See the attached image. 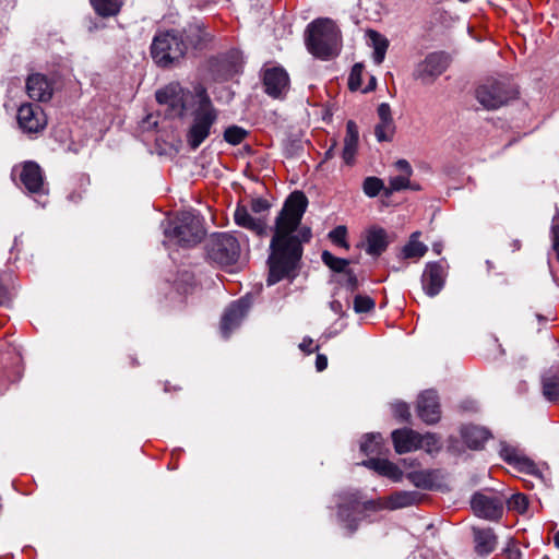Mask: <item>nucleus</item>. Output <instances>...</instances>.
Instances as JSON below:
<instances>
[{
  "mask_svg": "<svg viewBox=\"0 0 559 559\" xmlns=\"http://www.w3.org/2000/svg\"><path fill=\"white\" fill-rule=\"evenodd\" d=\"M394 449L399 454L412 452L420 449L419 432L403 428L392 432Z\"/></svg>",
  "mask_w": 559,
  "mask_h": 559,
  "instance_id": "nucleus-21",
  "label": "nucleus"
},
{
  "mask_svg": "<svg viewBox=\"0 0 559 559\" xmlns=\"http://www.w3.org/2000/svg\"><path fill=\"white\" fill-rule=\"evenodd\" d=\"M186 46V53L189 49L203 50L212 41L213 36L206 31L202 22H192L179 31Z\"/></svg>",
  "mask_w": 559,
  "mask_h": 559,
  "instance_id": "nucleus-12",
  "label": "nucleus"
},
{
  "mask_svg": "<svg viewBox=\"0 0 559 559\" xmlns=\"http://www.w3.org/2000/svg\"><path fill=\"white\" fill-rule=\"evenodd\" d=\"M392 412L394 417H396L400 420L408 421L411 418L409 407L404 402H396L392 404Z\"/></svg>",
  "mask_w": 559,
  "mask_h": 559,
  "instance_id": "nucleus-45",
  "label": "nucleus"
},
{
  "mask_svg": "<svg viewBox=\"0 0 559 559\" xmlns=\"http://www.w3.org/2000/svg\"><path fill=\"white\" fill-rule=\"evenodd\" d=\"M450 57L442 51L429 53L415 69L414 76L423 83H431L449 67Z\"/></svg>",
  "mask_w": 559,
  "mask_h": 559,
  "instance_id": "nucleus-11",
  "label": "nucleus"
},
{
  "mask_svg": "<svg viewBox=\"0 0 559 559\" xmlns=\"http://www.w3.org/2000/svg\"><path fill=\"white\" fill-rule=\"evenodd\" d=\"M364 66L356 63L353 66L348 78V87L350 91H358L361 87V75Z\"/></svg>",
  "mask_w": 559,
  "mask_h": 559,
  "instance_id": "nucleus-43",
  "label": "nucleus"
},
{
  "mask_svg": "<svg viewBox=\"0 0 559 559\" xmlns=\"http://www.w3.org/2000/svg\"><path fill=\"white\" fill-rule=\"evenodd\" d=\"M90 3L97 15L111 17L117 15L122 7L121 0H90Z\"/></svg>",
  "mask_w": 559,
  "mask_h": 559,
  "instance_id": "nucleus-31",
  "label": "nucleus"
},
{
  "mask_svg": "<svg viewBox=\"0 0 559 559\" xmlns=\"http://www.w3.org/2000/svg\"><path fill=\"white\" fill-rule=\"evenodd\" d=\"M0 295H1L2 297H5V296L8 295L7 289H5L3 286H1V285H0Z\"/></svg>",
  "mask_w": 559,
  "mask_h": 559,
  "instance_id": "nucleus-57",
  "label": "nucleus"
},
{
  "mask_svg": "<svg viewBox=\"0 0 559 559\" xmlns=\"http://www.w3.org/2000/svg\"><path fill=\"white\" fill-rule=\"evenodd\" d=\"M379 122L374 127V135L379 142L392 141L395 133V123L392 118L391 107L381 103L378 107Z\"/></svg>",
  "mask_w": 559,
  "mask_h": 559,
  "instance_id": "nucleus-20",
  "label": "nucleus"
},
{
  "mask_svg": "<svg viewBox=\"0 0 559 559\" xmlns=\"http://www.w3.org/2000/svg\"><path fill=\"white\" fill-rule=\"evenodd\" d=\"M416 411L418 417L427 425L437 424L441 417L439 396L436 391L427 390L419 394Z\"/></svg>",
  "mask_w": 559,
  "mask_h": 559,
  "instance_id": "nucleus-13",
  "label": "nucleus"
},
{
  "mask_svg": "<svg viewBox=\"0 0 559 559\" xmlns=\"http://www.w3.org/2000/svg\"><path fill=\"white\" fill-rule=\"evenodd\" d=\"M20 180L29 193L46 194L48 192L44 181L43 170L35 162H26L23 164Z\"/></svg>",
  "mask_w": 559,
  "mask_h": 559,
  "instance_id": "nucleus-17",
  "label": "nucleus"
},
{
  "mask_svg": "<svg viewBox=\"0 0 559 559\" xmlns=\"http://www.w3.org/2000/svg\"><path fill=\"white\" fill-rule=\"evenodd\" d=\"M206 253L211 261L222 266L233 265L240 255L238 240L229 234H215L206 240Z\"/></svg>",
  "mask_w": 559,
  "mask_h": 559,
  "instance_id": "nucleus-9",
  "label": "nucleus"
},
{
  "mask_svg": "<svg viewBox=\"0 0 559 559\" xmlns=\"http://www.w3.org/2000/svg\"><path fill=\"white\" fill-rule=\"evenodd\" d=\"M381 435H368L365 440L360 444V450L366 455L377 454L379 453V448L381 444Z\"/></svg>",
  "mask_w": 559,
  "mask_h": 559,
  "instance_id": "nucleus-38",
  "label": "nucleus"
},
{
  "mask_svg": "<svg viewBox=\"0 0 559 559\" xmlns=\"http://www.w3.org/2000/svg\"><path fill=\"white\" fill-rule=\"evenodd\" d=\"M340 31L335 23L329 19H318L307 27L306 44L308 50L323 60L337 53Z\"/></svg>",
  "mask_w": 559,
  "mask_h": 559,
  "instance_id": "nucleus-2",
  "label": "nucleus"
},
{
  "mask_svg": "<svg viewBox=\"0 0 559 559\" xmlns=\"http://www.w3.org/2000/svg\"><path fill=\"white\" fill-rule=\"evenodd\" d=\"M507 496L503 492L485 488L472 495L469 506L475 516L499 522L503 516Z\"/></svg>",
  "mask_w": 559,
  "mask_h": 559,
  "instance_id": "nucleus-6",
  "label": "nucleus"
},
{
  "mask_svg": "<svg viewBox=\"0 0 559 559\" xmlns=\"http://www.w3.org/2000/svg\"><path fill=\"white\" fill-rule=\"evenodd\" d=\"M516 85L507 76L489 78L476 88V98L479 104L495 110L518 97Z\"/></svg>",
  "mask_w": 559,
  "mask_h": 559,
  "instance_id": "nucleus-5",
  "label": "nucleus"
},
{
  "mask_svg": "<svg viewBox=\"0 0 559 559\" xmlns=\"http://www.w3.org/2000/svg\"><path fill=\"white\" fill-rule=\"evenodd\" d=\"M367 36L371 41L373 48V61L377 64H381L385 58L386 50L389 48V40L385 36L374 29H368Z\"/></svg>",
  "mask_w": 559,
  "mask_h": 559,
  "instance_id": "nucleus-29",
  "label": "nucleus"
},
{
  "mask_svg": "<svg viewBox=\"0 0 559 559\" xmlns=\"http://www.w3.org/2000/svg\"><path fill=\"white\" fill-rule=\"evenodd\" d=\"M418 231L412 234L409 241L401 249L399 258L401 259H419L424 257L428 250L427 246L417 240Z\"/></svg>",
  "mask_w": 559,
  "mask_h": 559,
  "instance_id": "nucleus-30",
  "label": "nucleus"
},
{
  "mask_svg": "<svg viewBox=\"0 0 559 559\" xmlns=\"http://www.w3.org/2000/svg\"><path fill=\"white\" fill-rule=\"evenodd\" d=\"M376 85H377V80L374 76H371L370 82H369L368 86L364 90V92H369V91L374 90Z\"/></svg>",
  "mask_w": 559,
  "mask_h": 559,
  "instance_id": "nucleus-54",
  "label": "nucleus"
},
{
  "mask_svg": "<svg viewBox=\"0 0 559 559\" xmlns=\"http://www.w3.org/2000/svg\"><path fill=\"white\" fill-rule=\"evenodd\" d=\"M52 91L51 83L40 73L31 74L26 80L27 95L34 100H49L52 97Z\"/></svg>",
  "mask_w": 559,
  "mask_h": 559,
  "instance_id": "nucleus-19",
  "label": "nucleus"
},
{
  "mask_svg": "<svg viewBox=\"0 0 559 559\" xmlns=\"http://www.w3.org/2000/svg\"><path fill=\"white\" fill-rule=\"evenodd\" d=\"M17 122L28 133L43 130L47 123L43 109L33 104H23L17 110Z\"/></svg>",
  "mask_w": 559,
  "mask_h": 559,
  "instance_id": "nucleus-14",
  "label": "nucleus"
},
{
  "mask_svg": "<svg viewBox=\"0 0 559 559\" xmlns=\"http://www.w3.org/2000/svg\"><path fill=\"white\" fill-rule=\"evenodd\" d=\"M462 438L469 449H481L489 439L490 433L487 429L478 426H466L462 428Z\"/></svg>",
  "mask_w": 559,
  "mask_h": 559,
  "instance_id": "nucleus-26",
  "label": "nucleus"
},
{
  "mask_svg": "<svg viewBox=\"0 0 559 559\" xmlns=\"http://www.w3.org/2000/svg\"><path fill=\"white\" fill-rule=\"evenodd\" d=\"M389 246L388 234L383 228H371L367 235L366 251L370 255H380Z\"/></svg>",
  "mask_w": 559,
  "mask_h": 559,
  "instance_id": "nucleus-25",
  "label": "nucleus"
},
{
  "mask_svg": "<svg viewBox=\"0 0 559 559\" xmlns=\"http://www.w3.org/2000/svg\"><path fill=\"white\" fill-rule=\"evenodd\" d=\"M473 537L475 544V551L479 556H488L497 547L498 538L493 530L490 527H473Z\"/></svg>",
  "mask_w": 559,
  "mask_h": 559,
  "instance_id": "nucleus-23",
  "label": "nucleus"
},
{
  "mask_svg": "<svg viewBox=\"0 0 559 559\" xmlns=\"http://www.w3.org/2000/svg\"><path fill=\"white\" fill-rule=\"evenodd\" d=\"M321 259L326 266L337 273L345 272L347 270V265L349 264L348 260L334 257L328 250L322 252Z\"/></svg>",
  "mask_w": 559,
  "mask_h": 559,
  "instance_id": "nucleus-34",
  "label": "nucleus"
},
{
  "mask_svg": "<svg viewBox=\"0 0 559 559\" xmlns=\"http://www.w3.org/2000/svg\"><path fill=\"white\" fill-rule=\"evenodd\" d=\"M336 145H337V142H336V140H334L332 145L330 146V148L324 154V160L330 159L334 156V150H335Z\"/></svg>",
  "mask_w": 559,
  "mask_h": 559,
  "instance_id": "nucleus-53",
  "label": "nucleus"
},
{
  "mask_svg": "<svg viewBox=\"0 0 559 559\" xmlns=\"http://www.w3.org/2000/svg\"><path fill=\"white\" fill-rule=\"evenodd\" d=\"M354 310L357 313H366L374 308V301L371 297L365 295H357L354 298Z\"/></svg>",
  "mask_w": 559,
  "mask_h": 559,
  "instance_id": "nucleus-42",
  "label": "nucleus"
},
{
  "mask_svg": "<svg viewBox=\"0 0 559 559\" xmlns=\"http://www.w3.org/2000/svg\"><path fill=\"white\" fill-rule=\"evenodd\" d=\"M263 84L269 96L281 98L289 88V76L283 68L266 69L263 74Z\"/></svg>",
  "mask_w": 559,
  "mask_h": 559,
  "instance_id": "nucleus-16",
  "label": "nucleus"
},
{
  "mask_svg": "<svg viewBox=\"0 0 559 559\" xmlns=\"http://www.w3.org/2000/svg\"><path fill=\"white\" fill-rule=\"evenodd\" d=\"M359 131L355 121L346 123V135L344 138L343 159L347 165L354 162L358 148Z\"/></svg>",
  "mask_w": 559,
  "mask_h": 559,
  "instance_id": "nucleus-24",
  "label": "nucleus"
},
{
  "mask_svg": "<svg viewBox=\"0 0 559 559\" xmlns=\"http://www.w3.org/2000/svg\"><path fill=\"white\" fill-rule=\"evenodd\" d=\"M313 341L310 337H304L302 342L299 344V348L306 353L311 354L319 349V346L312 347Z\"/></svg>",
  "mask_w": 559,
  "mask_h": 559,
  "instance_id": "nucleus-51",
  "label": "nucleus"
},
{
  "mask_svg": "<svg viewBox=\"0 0 559 559\" xmlns=\"http://www.w3.org/2000/svg\"><path fill=\"white\" fill-rule=\"evenodd\" d=\"M552 249L556 252V258L559 261V224H552L550 228Z\"/></svg>",
  "mask_w": 559,
  "mask_h": 559,
  "instance_id": "nucleus-47",
  "label": "nucleus"
},
{
  "mask_svg": "<svg viewBox=\"0 0 559 559\" xmlns=\"http://www.w3.org/2000/svg\"><path fill=\"white\" fill-rule=\"evenodd\" d=\"M385 188L382 179L373 176L367 177L362 183V190L369 198L377 197L381 191L384 193Z\"/></svg>",
  "mask_w": 559,
  "mask_h": 559,
  "instance_id": "nucleus-35",
  "label": "nucleus"
},
{
  "mask_svg": "<svg viewBox=\"0 0 559 559\" xmlns=\"http://www.w3.org/2000/svg\"><path fill=\"white\" fill-rule=\"evenodd\" d=\"M186 55V46L179 29L162 32L154 36L151 57L159 68L176 67Z\"/></svg>",
  "mask_w": 559,
  "mask_h": 559,
  "instance_id": "nucleus-4",
  "label": "nucleus"
},
{
  "mask_svg": "<svg viewBox=\"0 0 559 559\" xmlns=\"http://www.w3.org/2000/svg\"><path fill=\"white\" fill-rule=\"evenodd\" d=\"M187 91L178 83H170L156 92V100L169 108V116L181 117L190 105H198L197 91Z\"/></svg>",
  "mask_w": 559,
  "mask_h": 559,
  "instance_id": "nucleus-10",
  "label": "nucleus"
},
{
  "mask_svg": "<svg viewBox=\"0 0 559 559\" xmlns=\"http://www.w3.org/2000/svg\"><path fill=\"white\" fill-rule=\"evenodd\" d=\"M328 367V357L323 354H318L316 358V368L319 372L325 370Z\"/></svg>",
  "mask_w": 559,
  "mask_h": 559,
  "instance_id": "nucleus-52",
  "label": "nucleus"
},
{
  "mask_svg": "<svg viewBox=\"0 0 559 559\" xmlns=\"http://www.w3.org/2000/svg\"><path fill=\"white\" fill-rule=\"evenodd\" d=\"M406 477L415 487L420 489H431L437 479L436 472L430 469L411 472Z\"/></svg>",
  "mask_w": 559,
  "mask_h": 559,
  "instance_id": "nucleus-32",
  "label": "nucleus"
},
{
  "mask_svg": "<svg viewBox=\"0 0 559 559\" xmlns=\"http://www.w3.org/2000/svg\"><path fill=\"white\" fill-rule=\"evenodd\" d=\"M503 552L508 559H521L522 556L520 549L514 545L513 542H509Z\"/></svg>",
  "mask_w": 559,
  "mask_h": 559,
  "instance_id": "nucleus-48",
  "label": "nucleus"
},
{
  "mask_svg": "<svg viewBox=\"0 0 559 559\" xmlns=\"http://www.w3.org/2000/svg\"><path fill=\"white\" fill-rule=\"evenodd\" d=\"M558 221H559V211L557 210L556 214L552 217V224H559Z\"/></svg>",
  "mask_w": 559,
  "mask_h": 559,
  "instance_id": "nucleus-56",
  "label": "nucleus"
},
{
  "mask_svg": "<svg viewBox=\"0 0 559 559\" xmlns=\"http://www.w3.org/2000/svg\"><path fill=\"white\" fill-rule=\"evenodd\" d=\"M392 269H393V271H395V272H397V271H400V270H401V267H395V266H393Z\"/></svg>",
  "mask_w": 559,
  "mask_h": 559,
  "instance_id": "nucleus-58",
  "label": "nucleus"
},
{
  "mask_svg": "<svg viewBox=\"0 0 559 559\" xmlns=\"http://www.w3.org/2000/svg\"><path fill=\"white\" fill-rule=\"evenodd\" d=\"M166 235L182 247H192L202 240L204 229L197 215L181 212L176 218L175 226L166 230Z\"/></svg>",
  "mask_w": 559,
  "mask_h": 559,
  "instance_id": "nucleus-8",
  "label": "nucleus"
},
{
  "mask_svg": "<svg viewBox=\"0 0 559 559\" xmlns=\"http://www.w3.org/2000/svg\"><path fill=\"white\" fill-rule=\"evenodd\" d=\"M308 200L301 191L293 192L280 211L270 242L267 259V285H274L284 278H293L302 257V243L311 239V229L300 226Z\"/></svg>",
  "mask_w": 559,
  "mask_h": 559,
  "instance_id": "nucleus-1",
  "label": "nucleus"
},
{
  "mask_svg": "<svg viewBox=\"0 0 559 559\" xmlns=\"http://www.w3.org/2000/svg\"><path fill=\"white\" fill-rule=\"evenodd\" d=\"M500 456L509 464H514L522 471L531 472L534 468V463L522 456L518 450L509 444H502L500 449Z\"/></svg>",
  "mask_w": 559,
  "mask_h": 559,
  "instance_id": "nucleus-28",
  "label": "nucleus"
},
{
  "mask_svg": "<svg viewBox=\"0 0 559 559\" xmlns=\"http://www.w3.org/2000/svg\"><path fill=\"white\" fill-rule=\"evenodd\" d=\"M445 270L439 262H429L421 275V286L429 297L437 296L445 283Z\"/></svg>",
  "mask_w": 559,
  "mask_h": 559,
  "instance_id": "nucleus-15",
  "label": "nucleus"
},
{
  "mask_svg": "<svg viewBox=\"0 0 559 559\" xmlns=\"http://www.w3.org/2000/svg\"><path fill=\"white\" fill-rule=\"evenodd\" d=\"M395 167L397 170L404 173V176L411 177L413 174V168L406 159L396 160Z\"/></svg>",
  "mask_w": 559,
  "mask_h": 559,
  "instance_id": "nucleus-50",
  "label": "nucleus"
},
{
  "mask_svg": "<svg viewBox=\"0 0 559 559\" xmlns=\"http://www.w3.org/2000/svg\"><path fill=\"white\" fill-rule=\"evenodd\" d=\"M337 518L340 523L347 530L349 535L358 528V520L355 514L361 509L373 510L376 503L372 500L361 501L359 491H344L338 495Z\"/></svg>",
  "mask_w": 559,
  "mask_h": 559,
  "instance_id": "nucleus-7",
  "label": "nucleus"
},
{
  "mask_svg": "<svg viewBox=\"0 0 559 559\" xmlns=\"http://www.w3.org/2000/svg\"><path fill=\"white\" fill-rule=\"evenodd\" d=\"M527 498L523 493H514L511 497H507L506 504L509 510H514L519 513H523L527 509Z\"/></svg>",
  "mask_w": 559,
  "mask_h": 559,
  "instance_id": "nucleus-40",
  "label": "nucleus"
},
{
  "mask_svg": "<svg viewBox=\"0 0 559 559\" xmlns=\"http://www.w3.org/2000/svg\"><path fill=\"white\" fill-rule=\"evenodd\" d=\"M555 546L559 549V531L554 536Z\"/></svg>",
  "mask_w": 559,
  "mask_h": 559,
  "instance_id": "nucleus-55",
  "label": "nucleus"
},
{
  "mask_svg": "<svg viewBox=\"0 0 559 559\" xmlns=\"http://www.w3.org/2000/svg\"><path fill=\"white\" fill-rule=\"evenodd\" d=\"M198 105L192 111V122L186 139L191 150H197L211 134L218 114L204 88L197 91Z\"/></svg>",
  "mask_w": 559,
  "mask_h": 559,
  "instance_id": "nucleus-3",
  "label": "nucleus"
},
{
  "mask_svg": "<svg viewBox=\"0 0 559 559\" xmlns=\"http://www.w3.org/2000/svg\"><path fill=\"white\" fill-rule=\"evenodd\" d=\"M235 223L258 236L266 234V223L261 217H253L245 205H238L234 213Z\"/></svg>",
  "mask_w": 559,
  "mask_h": 559,
  "instance_id": "nucleus-22",
  "label": "nucleus"
},
{
  "mask_svg": "<svg viewBox=\"0 0 559 559\" xmlns=\"http://www.w3.org/2000/svg\"><path fill=\"white\" fill-rule=\"evenodd\" d=\"M345 281L344 285L347 289L354 292L358 287V280L355 273L352 270H346L345 272Z\"/></svg>",
  "mask_w": 559,
  "mask_h": 559,
  "instance_id": "nucleus-46",
  "label": "nucleus"
},
{
  "mask_svg": "<svg viewBox=\"0 0 559 559\" xmlns=\"http://www.w3.org/2000/svg\"><path fill=\"white\" fill-rule=\"evenodd\" d=\"M362 464L368 468L376 471L380 475L386 476L395 481L400 480L403 475L399 466L388 460L371 457Z\"/></svg>",
  "mask_w": 559,
  "mask_h": 559,
  "instance_id": "nucleus-27",
  "label": "nucleus"
},
{
  "mask_svg": "<svg viewBox=\"0 0 559 559\" xmlns=\"http://www.w3.org/2000/svg\"><path fill=\"white\" fill-rule=\"evenodd\" d=\"M419 501V493L416 491H396L389 498L391 509H402Z\"/></svg>",
  "mask_w": 559,
  "mask_h": 559,
  "instance_id": "nucleus-33",
  "label": "nucleus"
},
{
  "mask_svg": "<svg viewBox=\"0 0 559 559\" xmlns=\"http://www.w3.org/2000/svg\"><path fill=\"white\" fill-rule=\"evenodd\" d=\"M346 235H347L346 227L343 225H340L329 233V238L333 243L347 249L348 243L346 242Z\"/></svg>",
  "mask_w": 559,
  "mask_h": 559,
  "instance_id": "nucleus-44",
  "label": "nucleus"
},
{
  "mask_svg": "<svg viewBox=\"0 0 559 559\" xmlns=\"http://www.w3.org/2000/svg\"><path fill=\"white\" fill-rule=\"evenodd\" d=\"M269 209L267 201L263 199H253L251 201V211L255 214H260Z\"/></svg>",
  "mask_w": 559,
  "mask_h": 559,
  "instance_id": "nucleus-49",
  "label": "nucleus"
},
{
  "mask_svg": "<svg viewBox=\"0 0 559 559\" xmlns=\"http://www.w3.org/2000/svg\"><path fill=\"white\" fill-rule=\"evenodd\" d=\"M248 135V131L239 126H230L226 128L224 131V140L231 144V145H238L240 144Z\"/></svg>",
  "mask_w": 559,
  "mask_h": 559,
  "instance_id": "nucleus-36",
  "label": "nucleus"
},
{
  "mask_svg": "<svg viewBox=\"0 0 559 559\" xmlns=\"http://www.w3.org/2000/svg\"><path fill=\"white\" fill-rule=\"evenodd\" d=\"M411 187L409 177L401 175L391 177L389 179V186L384 190V197L389 198L394 192L407 189Z\"/></svg>",
  "mask_w": 559,
  "mask_h": 559,
  "instance_id": "nucleus-37",
  "label": "nucleus"
},
{
  "mask_svg": "<svg viewBox=\"0 0 559 559\" xmlns=\"http://www.w3.org/2000/svg\"><path fill=\"white\" fill-rule=\"evenodd\" d=\"M420 449H424L427 453L431 454L433 452H438L441 449L439 443V438L431 432H427L426 435H420Z\"/></svg>",
  "mask_w": 559,
  "mask_h": 559,
  "instance_id": "nucleus-39",
  "label": "nucleus"
},
{
  "mask_svg": "<svg viewBox=\"0 0 559 559\" xmlns=\"http://www.w3.org/2000/svg\"><path fill=\"white\" fill-rule=\"evenodd\" d=\"M543 394L550 402L559 401V379L544 381Z\"/></svg>",
  "mask_w": 559,
  "mask_h": 559,
  "instance_id": "nucleus-41",
  "label": "nucleus"
},
{
  "mask_svg": "<svg viewBox=\"0 0 559 559\" xmlns=\"http://www.w3.org/2000/svg\"><path fill=\"white\" fill-rule=\"evenodd\" d=\"M248 310V304L243 300H237L233 302L224 312L221 330L224 337H228L229 334L239 326L242 319L245 318Z\"/></svg>",
  "mask_w": 559,
  "mask_h": 559,
  "instance_id": "nucleus-18",
  "label": "nucleus"
}]
</instances>
